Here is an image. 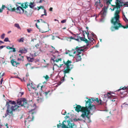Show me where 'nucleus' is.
<instances>
[{
    "label": "nucleus",
    "mask_w": 128,
    "mask_h": 128,
    "mask_svg": "<svg viewBox=\"0 0 128 128\" xmlns=\"http://www.w3.org/2000/svg\"><path fill=\"white\" fill-rule=\"evenodd\" d=\"M92 102L90 100L88 101H86V102L85 107L82 108L81 106L80 105H78L76 107V110L78 112L82 111V114L81 115V116L84 119H85L86 118L89 119V117H88V115L90 114H91V113L90 111H94L95 109L94 106H91L90 104Z\"/></svg>",
    "instance_id": "1"
},
{
    "label": "nucleus",
    "mask_w": 128,
    "mask_h": 128,
    "mask_svg": "<svg viewBox=\"0 0 128 128\" xmlns=\"http://www.w3.org/2000/svg\"><path fill=\"white\" fill-rule=\"evenodd\" d=\"M16 102L14 101L9 100L8 102H6V106L7 110L6 111L4 116V117H6L8 115H12L13 112L16 110L20 108L21 106L16 105L14 106H12V104H15Z\"/></svg>",
    "instance_id": "2"
},
{
    "label": "nucleus",
    "mask_w": 128,
    "mask_h": 128,
    "mask_svg": "<svg viewBox=\"0 0 128 128\" xmlns=\"http://www.w3.org/2000/svg\"><path fill=\"white\" fill-rule=\"evenodd\" d=\"M72 62L71 61L68 60L66 62H65L64 60L63 61V64H60V68H62V70L64 72V76H62V79H61L60 82V84L58 85H59L62 83L64 81V76L66 75V74L68 73L73 68V66L71 64Z\"/></svg>",
    "instance_id": "3"
},
{
    "label": "nucleus",
    "mask_w": 128,
    "mask_h": 128,
    "mask_svg": "<svg viewBox=\"0 0 128 128\" xmlns=\"http://www.w3.org/2000/svg\"><path fill=\"white\" fill-rule=\"evenodd\" d=\"M120 11L117 10L116 11L114 14V17L112 18L111 20V23L113 24L114 27H112L110 29L112 31H114L116 30H118V28L122 26L121 24L119 23V18Z\"/></svg>",
    "instance_id": "4"
},
{
    "label": "nucleus",
    "mask_w": 128,
    "mask_h": 128,
    "mask_svg": "<svg viewBox=\"0 0 128 128\" xmlns=\"http://www.w3.org/2000/svg\"><path fill=\"white\" fill-rule=\"evenodd\" d=\"M33 106L34 107L33 108L31 109V110H30L29 111V114L28 118L24 120L25 125H26V122L28 123L32 121L34 118L33 114H35L36 112L34 110L36 108V106L35 104H34Z\"/></svg>",
    "instance_id": "5"
},
{
    "label": "nucleus",
    "mask_w": 128,
    "mask_h": 128,
    "mask_svg": "<svg viewBox=\"0 0 128 128\" xmlns=\"http://www.w3.org/2000/svg\"><path fill=\"white\" fill-rule=\"evenodd\" d=\"M26 99L24 98H18L16 101V103L18 105L21 106H24V108L28 107V104Z\"/></svg>",
    "instance_id": "6"
},
{
    "label": "nucleus",
    "mask_w": 128,
    "mask_h": 128,
    "mask_svg": "<svg viewBox=\"0 0 128 128\" xmlns=\"http://www.w3.org/2000/svg\"><path fill=\"white\" fill-rule=\"evenodd\" d=\"M91 98V99H88V100L87 101H88L89 100H90L92 102L90 103V105L91 106V107H92V106H94L95 107V109L94 111H90L91 113V114L92 115V114L96 110V108L95 106L92 104V103L93 102H96L98 104L100 105L101 104V100H99L98 98H96L95 100L94 99V98Z\"/></svg>",
    "instance_id": "7"
},
{
    "label": "nucleus",
    "mask_w": 128,
    "mask_h": 128,
    "mask_svg": "<svg viewBox=\"0 0 128 128\" xmlns=\"http://www.w3.org/2000/svg\"><path fill=\"white\" fill-rule=\"evenodd\" d=\"M76 50L74 49H72L71 50H66L65 52L66 54H69V55L70 56H76Z\"/></svg>",
    "instance_id": "8"
},
{
    "label": "nucleus",
    "mask_w": 128,
    "mask_h": 128,
    "mask_svg": "<svg viewBox=\"0 0 128 128\" xmlns=\"http://www.w3.org/2000/svg\"><path fill=\"white\" fill-rule=\"evenodd\" d=\"M75 50H76V54L78 53L79 52H80L82 51L83 52L85 51L84 48L83 47H78V46L76 47Z\"/></svg>",
    "instance_id": "9"
},
{
    "label": "nucleus",
    "mask_w": 128,
    "mask_h": 128,
    "mask_svg": "<svg viewBox=\"0 0 128 128\" xmlns=\"http://www.w3.org/2000/svg\"><path fill=\"white\" fill-rule=\"evenodd\" d=\"M106 8L105 7L100 12V14L101 15V16L104 17L106 16Z\"/></svg>",
    "instance_id": "10"
},
{
    "label": "nucleus",
    "mask_w": 128,
    "mask_h": 128,
    "mask_svg": "<svg viewBox=\"0 0 128 128\" xmlns=\"http://www.w3.org/2000/svg\"><path fill=\"white\" fill-rule=\"evenodd\" d=\"M53 56V58L52 57L51 60L53 61V62H59L62 61V59L61 58H56V55L55 56L52 55Z\"/></svg>",
    "instance_id": "11"
},
{
    "label": "nucleus",
    "mask_w": 128,
    "mask_h": 128,
    "mask_svg": "<svg viewBox=\"0 0 128 128\" xmlns=\"http://www.w3.org/2000/svg\"><path fill=\"white\" fill-rule=\"evenodd\" d=\"M79 30L80 31V32H81V31H82V32L83 33V35L84 36V37H80V36H78V35H79V34H78V39L80 38V40L81 41H85L86 40H86L85 38V36L84 35V34H85V33H84V32L83 30H81L80 29H79Z\"/></svg>",
    "instance_id": "12"
},
{
    "label": "nucleus",
    "mask_w": 128,
    "mask_h": 128,
    "mask_svg": "<svg viewBox=\"0 0 128 128\" xmlns=\"http://www.w3.org/2000/svg\"><path fill=\"white\" fill-rule=\"evenodd\" d=\"M10 62L12 65L13 66H17L18 64H20L19 63L16 62L13 59L12 60H11Z\"/></svg>",
    "instance_id": "13"
},
{
    "label": "nucleus",
    "mask_w": 128,
    "mask_h": 128,
    "mask_svg": "<svg viewBox=\"0 0 128 128\" xmlns=\"http://www.w3.org/2000/svg\"><path fill=\"white\" fill-rule=\"evenodd\" d=\"M6 8H7L8 10L12 12H14L16 10L15 8H13L10 5H9L7 7H6Z\"/></svg>",
    "instance_id": "14"
},
{
    "label": "nucleus",
    "mask_w": 128,
    "mask_h": 128,
    "mask_svg": "<svg viewBox=\"0 0 128 128\" xmlns=\"http://www.w3.org/2000/svg\"><path fill=\"white\" fill-rule=\"evenodd\" d=\"M86 28L87 29V30L86 31V32H86V33L87 35L88 38L89 40H90V42H92V41L93 40H94V39L93 38H91L90 37H89V33L88 32V27H86ZM85 32H86V31H85Z\"/></svg>",
    "instance_id": "15"
},
{
    "label": "nucleus",
    "mask_w": 128,
    "mask_h": 128,
    "mask_svg": "<svg viewBox=\"0 0 128 128\" xmlns=\"http://www.w3.org/2000/svg\"><path fill=\"white\" fill-rule=\"evenodd\" d=\"M17 11H19V13L20 14H22L24 12V10L20 6H18L16 8Z\"/></svg>",
    "instance_id": "16"
},
{
    "label": "nucleus",
    "mask_w": 128,
    "mask_h": 128,
    "mask_svg": "<svg viewBox=\"0 0 128 128\" xmlns=\"http://www.w3.org/2000/svg\"><path fill=\"white\" fill-rule=\"evenodd\" d=\"M81 52H79L78 53L76 54V59L77 62L81 60V58L80 56L79 55L81 54Z\"/></svg>",
    "instance_id": "17"
},
{
    "label": "nucleus",
    "mask_w": 128,
    "mask_h": 128,
    "mask_svg": "<svg viewBox=\"0 0 128 128\" xmlns=\"http://www.w3.org/2000/svg\"><path fill=\"white\" fill-rule=\"evenodd\" d=\"M27 85H28V86H30L32 88L35 90H37V89L36 88V86L33 83H31L30 84H28Z\"/></svg>",
    "instance_id": "18"
},
{
    "label": "nucleus",
    "mask_w": 128,
    "mask_h": 128,
    "mask_svg": "<svg viewBox=\"0 0 128 128\" xmlns=\"http://www.w3.org/2000/svg\"><path fill=\"white\" fill-rule=\"evenodd\" d=\"M123 15L124 18H123V19L126 22H128V19H127V18H126V17L125 15H124V14H123ZM122 27H123L124 28H128V24H126V25L125 26H122Z\"/></svg>",
    "instance_id": "19"
},
{
    "label": "nucleus",
    "mask_w": 128,
    "mask_h": 128,
    "mask_svg": "<svg viewBox=\"0 0 128 128\" xmlns=\"http://www.w3.org/2000/svg\"><path fill=\"white\" fill-rule=\"evenodd\" d=\"M121 90H126V91L128 92V86L127 87L124 86L122 88L120 87V88L117 90L116 91H119Z\"/></svg>",
    "instance_id": "20"
},
{
    "label": "nucleus",
    "mask_w": 128,
    "mask_h": 128,
    "mask_svg": "<svg viewBox=\"0 0 128 128\" xmlns=\"http://www.w3.org/2000/svg\"><path fill=\"white\" fill-rule=\"evenodd\" d=\"M110 98H111L110 99L111 101L112 102H115V103H116V102L118 101V99L116 96H112Z\"/></svg>",
    "instance_id": "21"
},
{
    "label": "nucleus",
    "mask_w": 128,
    "mask_h": 128,
    "mask_svg": "<svg viewBox=\"0 0 128 128\" xmlns=\"http://www.w3.org/2000/svg\"><path fill=\"white\" fill-rule=\"evenodd\" d=\"M27 52V50L25 48H24V49H22V50H20L18 52H20L21 54H25Z\"/></svg>",
    "instance_id": "22"
},
{
    "label": "nucleus",
    "mask_w": 128,
    "mask_h": 128,
    "mask_svg": "<svg viewBox=\"0 0 128 128\" xmlns=\"http://www.w3.org/2000/svg\"><path fill=\"white\" fill-rule=\"evenodd\" d=\"M52 47L53 48V50H52V51H50V52L52 53V54H54L55 53H57L58 54H59V52L56 50L55 49V48H54L52 46Z\"/></svg>",
    "instance_id": "23"
},
{
    "label": "nucleus",
    "mask_w": 128,
    "mask_h": 128,
    "mask_svg": "<svg viewBox=\"0 0 128 128\" xmlns=\"http://www.w3.org/2000/svg\"><path fill=\"white\" fill-rule=\"evenodd\" d=\"M27 59L28 61L30 62H33L34 60L33 58H31L29 57H27Z\"/></svg>",
    "instance_id": "24"
},
{
    "label": "nucleus",
    "mask_w": 128,
    "mask_h": 128,
    "mask_svg": "<svg viewBox=\"0 0 128 128\" xmlns=\"http://www.w3.org/2000/svg\"><path fill=\"white\" fill-rule=\"evenodd\" d=\"M122 108H126L128 107V104H126L125 103L123 104L121 106Z\"/></svg>",
    "instance_id": "25"
},
{
    "label": "nucleus",
    "mask_w": 128,
    "mask_h": 128,
    "mask_svg": "<svg viewBox=\"0 0 128 128\" xmlns=\"http://www.w3.org/2000/svg\"><path fill=\"white\" fill-rule=\"evenodd\" d=\"M6 7L5 5H3L1 8H0V13L2 12L3 10L4 9V8H6Z\"/></svg>",
    "instance_id": "26"
},
{
    "label": "nucleus",
    "mask_w": 128,
    "mask_h": 128,
    "mask_svg": "<svg viewBox=\"0 0 128 128\" xmlns=\"http://www.w3.org/2000/svg\"><path fill=\"white\" fill-rule=\"evenodd\" d=\"M106 2L108 4H110L112 0H105Z\"/></svg>",
    "instance_id": "27"
},
{
    "label": "nucleus",
    "mask_w": 128,
    "mask_h": 128,
    "mask_svg": "<svg viewBox=\"0 0 128 128\" xmlns=\"http://www.w3.org/2000/svg\"><path fill=\"white\" fill-rule=\"evenodd\" d=\"M128 2H123V5H122V6H124L125 7H128V4L127 3Z\"/></svg>",
    "instance_id": "28"
},
{
    "label": "nucleus",
    "mask_w": 128,
    "mask_h": 128,
    "mask_svg": "<svg viewBox=\"0 0 128 128\" xmlns=\"http://www.w3.org/2000/svg\"><path fill=\"white\" fill-rule=\"evenodd\" d=\"M14 26L15 27L17 28L18 29H20V28L19 25V24H14Z\"/></svg>",
    "instance_id": "29"
},
{
    "label": "nucleus",
    "mask_w": 128,
    "mask_h": 128,
    "mask_svg": "<svg viewBox=\"0 0 128 128\" xmlns=\"http://www.w3.org/2000/svg\"><path fill=\"white\" fill-rule=\"evenodd\" d=\"M28 4H27V2L25 3L24 5H23V6H24V8H26L28 7Z\"/></svg>",
    "instance_id": "30"
},
{
    "label": "nucleus",
    "mask_w": 128,
    "mask_h": 128,
    "mask_svg": "<svg viewBox=\"0 0 128 128\" xmlns=\"http://www.w3.org/2000/svg\"><path fill=\"white\" fill-rule=\"evenodd\" d=\"M34 4L33 3L31 2L30 4V7L31 8H32L34 6Z\"/></svg>",
    "instance_id": "31"
},
{
    "label": "nucleus",
    "mask_w": 128,
    "mask_h": 128,
    "mask_svg": "<svg viewBox=\"0 0 128 128\" xmlns=\"http://www.w3.org/2000/svg\"><path fill=\"white\" fill-rule=\"evenodd\" d=\"M70 38L72 39L75 40L77 41H79V39L78 38H74L72 36H71L70 37Z\"/></svg>",
    "instance_id": "32"
},
{
    "label": "nucleus",
    "mask_w": 128,
    "mask_h": 128,
    "mask_svg": "<svg viewBox=\"0 0 128 128\" xmlns=\"http://www.w3.org/2000/svg\"><path fill=\"white\" fill-rule=\"evenodd\" d=\"M64 122H62V128H68L67 126L64 124Z\"/></svg>",
    "instance_id": "33"
},
{
    "label": "nucleus",
    "mask_w": 128,
    "mask_h": 128,
    "mask_svg": "<svg viewBox=\"0 0 128 128\" xmlns=\"http://www.w3.org/2000/svg\"><path fill=\"white\" fill-rule=\"evenodd\" d=\"M24 40V38H21L19 39V40H18V42H23Z\"/></svg>",
    "instance_id": "34"
},
{
    "label": "nucleus",
    "mask_w": 128,
    "mask_h": 128,
    "mask_svg": "<svg viewBox=\"0 0 128 128\" xmlns=\"http://www.w3.org/2000/svg\"><path fill=\"white\" fill-rule=\"evenodd\" d=\"M85 40H86L85 41V42L86 43V46H88L89 45V41L87 39Z\"/></svg>",
    "instance_id": "35"
},
{
    "label": "nucleus",
    "mask_w": 128,
    "mask_h": 128,
    "mask_svg": "<svg viewBox=\"0 0 128 128\" xmlns=\"http://www.w3.org/2000/svg\"><path fill=\"white\" fill-rule=\"evenodd\" d=\"M4 41L5 42H9L8 39V37L6 38L4 40Z\"/></svg>",
    "instance_id": "36"
},
{
    "label": "nucleus",
    "mask_w": 128,
    "mask_h": 128,
    "mask_svg": "<svg viewBox=\"0 0 128 128\" xmlns=\"http://www.w3.org/2000/svg\"><path fill=\"white\" fill-rule=\"evenodd\" d=\"M11 49H12V50L11 51L12 52H14L16 51V49L15 48L12 47V48H11Z\"/></svg>",
    "instance_id": "37"
},
{
    "label": "nucleus",
    "mask_w": 128,
    "mask_h": 128,
    "mask_svg": "<svg viewBox=\"0 0 128 128\" xmlns=\"http://www.w3.org/2000/svg\"><path fill=\"white\" fill-rule=\"evenodd\" d=\"M5 36V34L4 33L1 36V38L2 39H4Z\"/></svg>",
    "instance_id": "38"
},
{
    "label": "nucleus",
    "mask_w": 128,
    "mask_h": 128,
    "mask_svg": "<svg viewBox=\"0 0 128 128\" xmlns=\"http://www.w3.org/2000/svg\"><path fill=\"white\" fill-rule=\"evenodd\" d=\"M44 77L45 78L46 80L48 81L47 80L49 78V76H48L46 75V76H44Z\"/></svg>",
    "instance_id": "39"
},
{
    "label": "nucleus",
    "mask_w": 128,
    "mask_h": 128,
    "mask_svg": "<svg viewBox=\"0 0 128 128\" xmlns=\"http://www.w3.org/2000/svg\"><path fill=\"white\" fill-rule=\"evenodd\" d=\"M66 111H64H64H62V114H63V115H65V114H66Z\"/></svg>",
    "instance_id": "40"
},
{
    "label": "nucleus",
    "mask_w": 128,
    "mask_h": 128,
    "mask_svg": "<svg viewBox=\"0 0 128 128\" xmlns=\"http://www.w3.org/2000/svg\"><path fill=\"white\" fill-rule=\"evenodd\" d=\"M44 15L46 16H47V13L46 12V10L45 9H44Z\"/></svg>",
    "instance_id": "41"
},
{
    "label": "nucleus",
    "mask_w": 128,
    "mask_h": 128,
    "mask_svg": "<svg viewBox=\"0 0 128 128\" xmlns=\"http://www.w3.org/2000/svg\"><path fill=\"white\" fill-rule=\"evenodd\" d=\"M60 77L58 75L57 76H56V79H55V80H58V79H57V78H60Z\"/></svg>",
    "instance_id": "42"
},
{
    "label": "nucleus",
    "mask_w": 128,
    "mask_h": 128,
    "mask_svg": "<svg viewBox=\"0 0 128 128\" xmlns=\"http://www.w3.org/2000/svg\"><path fill=\"white\" fill-rule=\"evenodd\" d=\"M66 20H62L61 21V22L62 23H65L66 22Z\"/></svg>",
    "instance_id": "43"
},
{
    "label": "nucleus",
    "mask_w": 128,
    "mask_h": 128,
    "mask_svg": "<svg viewBox=\"0 0 128 128\" xmlns=\"http://www.w3.org/2000/svg\"><path fill=\"white\" fill-rule=\"evenodd\" d=\"M92 36L94 37V38H96V36L95 35L93 32H92Z\"/></svg>",
    "instance_id": "44"
},
{
    "label": "nucleus",
    "mask_w": 128,
    "mask_h": 128,
    "mask_svg": "<svg viewBox=\"0 0 128 128\" xmlns=\"http://www.w3.org/2000/svg\"><path fill=\"white\" fill-rule=\"evenodd\" d=\"M50 92V91H48V92H45L44 93L45 96H46L48 94V92Z\"/></svg>",
    "instance_id": "45"
},
{
    "label": "nucleus",
    "mask_w": 128,
    "mask_h": 128,
    "mask_svg": "<svg viewBox=\"0 0 128 128\" xmlns=\"http://www.w3.org/2000/svg\"><path fill=\"white\" fill-rule=\"evenodd\" d=\"M27 30L28 32L30 33L32 30L30 29H28Z\"/></svg>",
    "instance_id": "46"
},
{
    "label": "nucleus",
    "mask_w": 128,
    "mask_h": 128,
    "mask_svg": "<svg viewBox=\"0 0 128 128\" xmlns=\"http://www.w3.org/2000/svg\"><path fill=\"white\" fill-rule=\"evenodd\" d=\"M110 93L109 92L108 93V94H107V95L108 96V98H110L111 97V96H108L109 95H110Z\"/></svg>",
    "instance_id": "47"
},
{
    "label": "nucleus",
    "mask_w": 128,
    "mask_h": 128,
    "mask_svg": "<svg viewBox=\"0 0 128 128\" xmlns=\"http://www.w3.org/2000/svg\"><path fill=\"white\" fill-rule=\"evenodd\" d=\"M6 46H0V49L3 48L4 47H5Z\"/></svg>",
    "instance_id": "48"
},
{
    "label": "nucleus",
    "mask_w": 128,
    "mask_h": 128,
    "mask_svg": "<svg viewBox=\"0 0 128 128\" xmlns=\"http://www.w3.org/2000/svg\"><path fill=\"white\" fill-rule=\"evenodd\" d=\"M12 47H10L9 46H7L6 48L8 49H11V48H12Z\"/></svg>",
    "instance_id": "49"
},
{
    "label": "nucleus",
    "mask_w": 128,
    "mask_h": 128,
    "mask_svg": "<svg viewBox=\"0 0 128 128\" xmlns=\"http://www.w3.org/2000/svg\"><path fill=\"white\" fill-rule=\"evenodd\" d=\"M3 81V78H2L1 79L0 81V84H1L2 83V82Z\"/></svg>",
    "instance_id": "50"
},
{
    "label": "nucleus",
    "mask_w": 128,
    "mask_h": 128,
    "mask_svg": "<svg viewBox=\"0 0 128 128\" xmlns=\"http://www.w3.org/2000/svg\"><path fill=\"white\" fill-rule=\"evenodd\" d=\"M16 78H18L19 79H20L22 81H23V80H24V78L23 79V80H22L18 76H16Z\"/></svg>",
    "instance_id": "51"
},
{
    "label": "nucleus",
    "mask_w": 128,
    "mask_h": 128,
    "mask_svg": "<svg viewBox=\"0 0 128 128\" xmlns=\"http://www.w3.org/2000/svg\"><path fill=\"white\" fill-rule=\"evenodd\" d=\"M41 99L38 98L37 99V101L38 102H41Z\"/></svg>",
    "instance_id": "52"
},
{
    "label": "nucleus",
    "mask_w": 128,
    "mask_h": 128,
    "mask_svg": "<svg viewBox=\"0 0 128 128\" xmlns=\"http://www.w3.org/2000/svg\"><path fill=\"white\" fill-rule=\"evenodd\" d=\"M34 104H35V106H36V104H33L32 105H31V106H30L31 107V109L30 110H31V109L33 108L34 107L33 106Z\"/></svg>",
    "instance_id": "53"
},
{
    "label": "nucleus",
    "mask_w": 128,
    "mask_h": 128,
    "mask_svg": "<svg viewBox=\"0 0 128 128\" xmlns=\"http://www.w3.org/2000/svg\"><path fill=\"white\" fill-rule=\"evenodd\" d=\"M24 94V92H20L19 93V94H21V96L22 95H23Z\"/></svg>",
    "instance_id": "54"
},
{
    "label": "nucleus",
    "mask_w": 128,
    "mask_h": 128,
    "mask_svg": "<svg viewBox=\"0 0 128 128\" xmlns=\"http://www.w3.org/2000/svg\"><path fill=\"white\" fill-rule=\"evenodd\" d=\"M36 39L35 38H32V40L31 41L32 42H34L35 40H36Z\"/></svg>",
    "instance_id": "55"
},
{
    "label": "nucleus",
    "mask_w": 128,
    "mask_h": 128,
    "mask_svg": "<svg viewBox=\"0 0 128 128\" xmlns=\"http://www.w3.org/2000/svg\"><path fill=\"white\" fill-rule=\"evenodd\" d=\"M52 9L53 8L52 7H50L49 9V10L50 11H52Z\"/></svg>",
    "instance_id": "56"
},
{
    "label": "nucleus",
    "mask_w": 128,
    "mask_h": 128,
    "mask_svg": "<svg viewBox=\"0 0 128 128\" xmlns=\"http://www.w3.org/2000/svg\"><path fill=\"white\" fill-rule=\"evenodd\" d=\"M60 125H57L58 128H59L61 126V124L60 123L59 124Z\"/></svg>",
    "instance_id": "57"
},
{
    "label": "nucleus",
    "mask_w": 128,
    "mask_h": 128,
    "mask_svg": "<svg viewBox=\"0 0 128 128\" xmlns=\"http://www.w3.org/2000/svg\"><path fill=\"white\" fill-rule=\"evenodd\" d=\"M98 46H99V42L95 46V47H98Z\"/></svg>",
    "instance_id": "58"
},
{
    "label": "nucleus",
    "mask_w": 128,
    "mask_h": 128,
    "mask_svg": "<svg viewBox=\"0 0 128 128\" xmlns=\"http://www.w3.org/2000/svg\"><path fill=\"white\" fill-rule=\"evenodd\" d=\"M40 20L42 22L46 23L42 19H40Z\"/></svg>",
    "instance_id": "59"
},
{
    "label": "nucleus",
    "mask_w": 128,
    "mask_h": 128,
    "mask_svg": "<svg viewBox=\"0 0 128 128\" xmlns=\"http://www.w3.org/2000/svg\"><path fill=\"white\" fill-rule=\"evenodd\" d=\"M22 60V59L21 58H18V61H20V60Z\"/></svg>",
    "instance_id": "60"
},
{
    "label": "nucleus",
    "mask_w": 128,
    "mask_h": 128,
    "mask_svg": "<svg viewBox=\"0 0 128 128\" xmlns=\"http://www.w3.org/2000/svg\"><path fill=\"white\" fill-rule=\"evenodd\" d=\"M73 35H74V36H74V37H73L74 38H78V36H76V35L74 34H73Z\"/></svg>",
    "instance_id": "61"
},
{
    "label": "nucleus",
    "mask_w": 128,
    "mask_h": 128,
    "mask_svg": "<svg viewBox=\"0 0 128 128\" xmlns=\"http://www.w3.org/2000/svg\"><path fill=\"white\" fill-rule=\"evenodd\" d=\"M29 86H28V85H27V87H28V90L29 91H30V88H29Z\"/></svg>",
    "instance_id": "62"
},
{
    "label": "nucleus",
    "mask_w": 128,
    "mask_h": 128,
    "mask_svg": "<svg viewBox=\"0 0 128 128\" xmlns=\"http://www.w3.org/2000/svg\"><path fill=\"white\" fill-rule=\"evenodd\" d=\"M39 7L40 8H42V9H43L44 8V6H39Z\"/></svg>",
    "instance_id": "63"
},
{
    "label": "nucleus",
    "mask_w": 128,
    "mask_h": 128,
    "mask_svg": "<svg viewBox=\"0 0 128 128\" xmlns=\"http://www.w3.org/2000/svg\"><path fill=\"white\" fill-rule=\"evenodd\" d=\"M65 118H70V117L68 116H66L65 117Z\"/></svg>",
    "instance_id": "64"
}]
</instances>
